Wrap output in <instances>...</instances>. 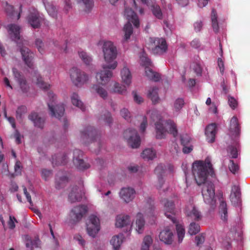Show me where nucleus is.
<instances>
[{
  "label": "nucleus",
  "mask_w": 250,
  "mask_h": 250,
  "mask_svg": "<svg viewBox=\"0 0 250 250\" xmlns=\"http://www.w3.org/2000/svg\"><path fill=\"white\" fill-rule=\"evenodd\" d=\"M232 141H233L232 143L234 146H229L228 147V151H229L232 158H237L238 157V150L237 146H238L239 145V140H238L237 144L234 142V140Z\"/></svg>",
  "instance_id": "42"
},
{
  "label": "nucleus",
  "mask_w": 250,
  "mask_h": 250,
  "mask_svg": "<svg viewBox=\"0 0 250 250\" xmlns=\"http://www.w3.org/2000/svg\"><path fill=\"white\" fill-rule=\"evenodd\" d=\"M7 29L9 38L20 47L22 43V37L20 35L21 29L20 26L15 24H10L7 25Z\"/></svg>",
  "instance_id": "12"
},
{
  "label": "nucleus",
  "mask_w": 250,
  "mask_h": 250,
  "mask_svg": "<svg viewBox=\"0 0 250 250\" xmlns=\"http://www.w3.org/2000/svg\"><path fill=\"white\" fill-rule=\"evenodd\" d=\"M136 230L139 233H142L144 229L145 220L143 215L139 213L136 215Z\"/></svg>",
  "instance_id": "29"
},
{
  "label": "nucleus",
  "mask_w": 250,
  "mask_h": 250,
  "mask_svg": "<svg viewBox=\"0 0 250 250\" xmlns=\"http://www.w3.org/2000/svg\"><path fill=\"white\" fill-rule=\"evenodd\" d=\"M50 86V84H48V100L50 102L48 104V108L52 117L61 120L64 114V106L62 104H56L57 96L53 91L49 90Z\"/></svg>",
  "instance_id": "4"
},
{
  "label": "nucleus",
  "mask_w": 250,
  "mask_h": 250,
  "mask_svg": "<svg viewBox=\"0 0 250 250\" xmlns=\"http://www.w3.org/2000/svg\"><path fill=\"white\" fill-rule=\"evenodd\" d=\"M158 89L156 87L150 88L147 92V97L151 99L152 103L156 104L158 103L160 98L158 94Z\"/></svg>",
  "instance_id": "32"
},
{
  "label": "nucleus",
  "mask_w": 250,
  "mask_h": 250,
  "mask_svg": "<svg viewBox=\"0 0 250 250\" xmlns=\"http://www.w3.org/2000/svg\"><path fill=\"white\" fill-rule=\"evenodd\" d=\"M5 11L8 16L12 17L14 15V7L6 2Z\"/></svg>",
  "instance_id": "60"
},
{
  "label": "nucleus",
  "mask_w": 250,
  "mask_h": 250,
  "mask_svg": "<svg viewBox=\"0 0 250 250\" xmlns=\"http://www.w3.org/2000/svg\"><path fill=\"white\" fill-rule=\"evenodd\" d=\"M191 141L190 137L188 134H183L180 136V141L181 145L188 146Z\"/></svg>",
  "instance_id": "53"
},
{
  "label": "nucleus",
  "mask_w": 250,
  "mask_h": 250,
  "mask_svg": "<svg viewBox=\"0 0 250 250\" xmlns=\"http://www.w3.org/2000/svg\"><path fill=\"white\" fill-rule=\"evenodd\" d=\"M131 221L129 215L120 214L117 216L115 225L117 228H124L129 225Z\"/></svg>",
  "instance_id": "23"
},
{
  "label": "nucleus",
  "mask_w": 250,
  "mask_h": 250,
  "mask_svg": "<svg viewBox=\"0 0 250 250\" xmlns=\"http://www.w3.org/2000/svg\"><path fill=\"white\" fill-rule=\"evenodd\" d=\"M159 237L161 241L165 244H170L173 241V233L169 229L166 228L160 232Z\"/></svg>",
  "instance_id": "22"
},
{
  "label": "nucleus",
  "mask_w": 250,
  "mask_h": 250,
  "mask_svg": "<svg viewBox=\"0 0 250 250\" xmlns=\"http://www.w3.org/2000/svg\"><path fill=\"white\" fill-rule=\"evenodd\" d=\"M241 192L240 188L236 186H234L232 188V191L230 195V201L234 204H238L240 201Z\"/></svg>",
  "instance_id": "28"
},
{
  "label": "nucleus",
  "mask_w": 250,
  "mask_h": 250,
  "mask_svg": "<svg viewBox=\"0 0 250 250\" xmlns=\"http://www.w3.org/2000/svg\"><path fill=\"white\" fill-rule=\"evenodd\" d=\"M200 231V225L194 222L190 223L188 228V232L191 235L196 234Z\"/></svg>",
  "instance_id": "49"
},
{
  "label": "nucleus",
  "mask_w": 250,
  "mask_h": 250,
  "mask_svg": "<svg viewBox=\"0 0 250 250\" xmlns=\"http://www.w3.org/2000/svg\"><path fill=\"white\" fill-rule=\"evenodd\" d=\"M86 211V206L84 205L76 206L71 210L70 217L74 223L78 222L82 219Z\"/></svg>",
  "instance_id": "17"
},
{
  "label": "nucleus",
  "mask_w": 250,
  "mask_h": 250,
  "mask_svg": "<svg viewBox=\"0 0 250 250\" xmlns=\"http://www.w3.org/2000/svg\"><path fill=\"white\" fill-rule=\"evenodd\" d=\"M123 137L131 147L137 148L140 146V137L135 129H127L123 133Z\"/></svg>",
  "instance_id": "9"
},
{
  "label": "nucleus",
  "mask_w": 250,
  "mask_h": 250,
  "mask_svg": "<svg viewBox=\"0 0 250 250\" xmlns=\"http://www.w3.org/2000/svg\"><path fill=\"white\" fill-rule=\"evenodd\" d=\"M20 88L23 93H27L29 90V86L27 83L25 79L21 81L18 82Z\"/></svg>",
  "instance_id": "54"
},
{
  "label": "nucleus",
  "mask_w": 250,
  "mask_h": 250,
  "mask_svg": "<svg viewBox=\"0 0 250 250\" xmlns=\"http://www.w3.org/2000/svg\"><path fill=\"white\" fill-rule=\"evenodd\" d=\"M151 12L155 18L158 19L163 18V13L159 5L157 4L152 5Z\"/></svg>",
  "instance_id": "43"
},
{
  "label": "nucleus",
  "mask_w": 250,
  "mask_h": 250,
  "mask_svg": "<svg viewBox=\"0 0 250 250\" xmlns=\"http://www.w3.org/2000/svg\"><path fill=\"white\" fill-rule=\"evenodd\" d=\"M28 119L33 122L35 126L42 128L44 126V121L36 112H32L28 116Z\"/></svg>",
  "instance_id": "27"
},
{
  "label": "nucleus",
  "mask_w": 250,
  "mask_h": 250,
  "mask_svg": "<svg viewBox=\"0 0 250 250\" xmlns=\"http://www.w3.org/2000/svg\"><path fill=\"white\" fill-rule=\"evenodd\" d=\"M211 21L213 30L214 32H217L219 30V26L217 22V12L214 9H212L211 11Z\"/></svg>",
  "instance_id": "45"
},
{
  "label": "nucleus",
  "mask_w": 250,
  "mask_h": 250,
  "mask_svg": "<svg viewBox=\"0 0 250 250\" xmlns=\"http://www.w3.org/2000/svg\"><path fill=\"white\" fill-rule=\"evenodd\" d=\"M26 247L32 250L34 248H37L40 244V241L38 238L31 240L28 236L26 237Z\"/></svg>",
  "instance_id": "39"
},
{
  "label": "nucleus",
  "mask_w": 250,
  "mask_h": 250,
  "mask_svg": "<svg viewBox=\"0 0 250 250\" xmlns=\"http://www.w3.org/2000/svg\"><path fill=\"white\" fill-rule=\"evenodd\" d=\"M240 133L241 126L238 123L237 117L233 116L230 121L229 136L236 144L238 143V139H239Z\"/></svg>",
  "instance_id": "13"
},
{
  "label": "nucleus",
  "mask_w": 250,
  "mask_h": 250,
  "mask_svg": "<svg viewBox=\"0 0 250 250\" xmlns=\"http://www.w3.org/2000/svg\"><path fill=\"white\" fill-rule=\"evenodd\" d=\"M213 169L209 160L206 159L205 163L202 161H195L192 164V174L198 185L203 184L202 194L206 204L211 206L215 204L214 199V186L212 182L207 181L208 170Z\"/></svg>",
  "instance_id": "1"
},
{
  "label": "nucleus",
  "mask_w": 250,
  "mask_h": 250,
  "mask_svg": "<svg viewBox=\"0 0 250 250\" xmlns=\"http://www.w3.org/2000/svg\"><path fill=\"white\" fill-rule=\"evenodd\" d=\"M229 168L230 171L233 174H235L237 173L239 170V166L237 164H236L234 163L233 160H230L229 164Z\"/></svg>",
  "instance_id": "58"
},
{
  "label": "nucleus",
  "mask_w": 250,
  "mask_h": 250,
  "mask_svg": "<svg viewBox=\"0 0 250 250\" xmlns=\"http://www.w3.org/2000/svg\"><path fill=\"white\" fill-rule=\"evenodd\" d=\"M185 103L184 99L182 98H178L175 100L174 103V108L176 112H178L181 110Z\"/></svg>",
  "instance_id": "50"
},
{
  "label": "nucleus",
  "mask_w": 250,
  "mask_h": 250,
  "mask_svg": "<svg viewBox=\"0 0 250 250\" xmlns=\"http://www.w3.org/2000/svg\"><path fill=\"white\" fill-rule=\"evenodd\" d=\"M79 57L83 61V62L86 65H90L92 61V59L88 55L86 52L81 51L78 52Z\"/></svg>",
  "instance_id": "40"
},
{
  "label": "nucleus",
  "mask_w": 250,
  "mask_h": 250,
  "mask_svg": "<svg viewBox=\"0 0 250 250\" xmlns=\"http://www.w3.org/2000/svg\"><path fill=\"white\" fill-rule=\"evenodd\" d=\"M140 60L142 64L145 65L146 67H148V65L151 64L150 60L148 58L146 54L144 51L143 52L142 55L140 56Z\"/></svg>",
  "instance_id": "51"
},
{
  "label": "nucleus",
  "mask_w": 250,
  "mask_h": 250,
  "mask_svg": "<svg viewBox=\"0 0 250 250\" xmlns=\"http://www.w3.org/2000/svg\"><path fill=\"white\" fill-rule=\"evenodd\" d=\"M103 54L106 63L113 62L117 56V50L113 42L111 41L104 42L103 45Z\"/></svg>",
  "instance_id": "7"
},
{
  "label": "nucleus",
  "mask_w": 250,
  "mask_h": 250,
  "mask_svg": "<svg viewBox=\"0 0 250 250\" xmlns=\"http://www.w3.org/2000/svg\"><path fill=\"white\" fill-rule=\"evenodd\" d=\"M83 152L79 149H75L73 152V163L79 170H84L90 167V165L86 164L82 159Z\"/></svg>",
  "instance_id": "16"
},
{
  "label": "nucleus",
  "mask_w": 250,
  "mask_h": 250,
  "mask_svg": "<svg viewBox=\"0 0 250 250\" xmlns=\"http://www.w3.org/2000/svg\"><path fill=\"white\" fill-rule=\"evenodd\" d=\"M28 21L33 28H39L41 25V19L38 13H30L28 16Z\"/></svg>",
  "instance_id": "24"
},
{
  "label": "nucleus",
  "mask_w": 250,
  "mask_h": 250,
  "mask_svg": "<svg viewBox=\"0 0 250 250\" xmlns=\"http://www.w3.org/2000/svg\"><path fill=\"white\" fill-rule=\"evenodd\" d=\"M165 170L164 165L162 164L158 165L155 169V174H156L157 177L164 176Z\"/></svg>",
  "instance_id": "52"
},
{
  "label": "nucleus",
  "mask_w": 250,
  "mask_h": 250,
  "mask_svg": "<svg viewBox=\"0 0 250 250\" xmlns=\"http://www.w3.org/2000/svg\"><path fill=\"white\" fill-rule=\"evenodd\" d=\"M117 66V62H114L110 64H103V70L97 73L96 78L103 85L106 83L112 76V73L109 69H114Z\"/></svg>",
  "instance_id": "8"
},
{
  "label": "nucleus",
  "mask_w": 250,
  "mask_h": 250,
  "mask_svg": "<svg viewBox=\"0 0 250 250\" xmlns=\"http://www.w3.org/2000/svg\"><path fill=\"white\" fill-rule=\"evenodd\" d=\"M161 203L164 206V214L166 216L171 220L173 223L176 224L178 242H182L185 236V229L182 225L177 224L175 217V205L173 201L164 198L161 201Z\"/></svg>",
  "instance_id": "2"
},
{
  "label": "nucleus",
  "mask_w": 250,
  "mask_h": 250,
  "mask_svg": "<svg viewBox=\"0 0 250 250\" xmlns=\"http://www.w3.org/2000/svg\"><path fill=\"white\" fill-rule=\"evenodd\" d=\"M166 126L168 131L165 127L163 121L161 119L158 122L155 123L156 138L162 139L166 137L167 132L172 134L173 137H176L178 134V131L176 127V124L171 120L167 121Z\"/></svg>",
  "instance_id": "5"
},
{
  "label": "nucleus",
  "mask_w": 250,
  "mask_h": 250,
  "mask_svg": "<svg viewBox=\"0 0 250 250\" xmlns=\"http://www.w3.org/2000/svg\"><path fill=\"white\" fill-rule=\"evenodd\" d=\"M124 16L128 21L123 28L125 32L124 40L127 41L133 33V28L130 22L137 28L140 26V22L136 13L131 8L125 7Z\"/></svg>",
  "instance_id": "3"
},
{
  "label": "nucleus",
  "mask_w": 250,
  "mask_h": 250,
  "mask_svg": "<svg viewBox=\"0 0 250 250\" xmlns=\"http://www.w3.org/2000/svg\"><path fill=\"white\" fill-rule=\"evenodd\" d=\"M70 77L74 85L78 87L83 86L88 80L87 74L76 67L70 70Z\"/></svg>",
  "instance_id": "6"
},
{
  "label": "nucleus",
  "mask_w": 250,
  "mask_h": 250,
  "mask_svg": "<svg viewBox=\"0 0 250 250\" xmlns=\"http://www.w3.org/2000/svg\"><path fill=\"white\" fill-rule=\"evenodd\" d=\"M205 237L203 234H199L195 237V241L197 246L200 247V244H203L205 242Z\"/></svg>",
  "instance_id": "64"
},
{
  "label": "nucleus",
  "mask_w": 250,
  "mask_h": 250,
  "mask_svg": "<svg viewBox=\"0 0 250 250\" xmlns=\"http://www.w3.org/2000/svg\"><path fill=\"white\" fill-rule=\"evenodd\" d=\"M112 92L118 93L119 94L125 95L127 93L125 86L120 84L118 83H115L113 88Z\"/></svg>",
  "instance_id": "44"
},
{
  "label": "nucleus",
  "mask_w": 250,
  "mask_h": 250,
  "mask_svg": "<svg viewBox=\"0 0 250 250\" xmlns=\"http://www.w3.org/2000/svg\"><path fill=\"white\" fill-rule=\"evenodd\" d=\"M48 13L50 16L54 18L57 17L58 10L53 4H49L48 6Z\"/></svg>",
  "instance_id": "55"
},
{
  "label": "nucleus",
  "mask_w": 250,
  "mask_h": 250,
  "mask_svg": "<svg viewBox=\"0 0 250 250\" xmlns=\"http://www.w3.org/2000/svg\"><path fill=\"white\" fill-rule=\"evenodd\" d=\"M77 3L79 8L85 12L90 11L93 6V0H77Z\"/></svg>",
  "instance_id": "25"
},
{
  "label": "nucleus",
  "mask_w": 250,
  "mask_h": 250,
  "mask_svg": "<svg viewBox=\"0 0 250 250\" xmlns=\"http://www.w3.org/2000/svg\"><path fill=\"white\" fill-rule=\"evenodd\" d=\"M124 234H120L113 236L110 240V243L115 250L119 249L123 242Z\"/></svg>",
  "instance_id": "33"
},
{
  "label": "nucleus",
  "mask_w": 250,
  "mask_h": 250,
  "mask_svg": "<svg viewBox=\"0 0 250 250\" xmlns=\"http://www.w3.org/2000/svg\"><path fill=\"white\" fill-rule=\"evenodd\" d=\"M153 240L150 236L147 235L144 238L141 250H149V247L152 245Z\"/></svg>",
  "instance_id": "48"
},
{
  "label": "nucleus",
  "mask_w": 250,
  "mask_h": 250,
  "mask_svg": "<svg viewBox=\"0 0 250 250\" xmlns=\"http://www.w3.org/2000/svg\"><path fill=\"white\" fill-rule=\"evenodd\" d=\"M121 77L124 83L127 85L131 82V74L128 68L124 67L121 72Z\"/></svg>",
  "instance_id": "34"
},
{
  "label": "nucleus",
  "mask_w": 250,
  "mask_h": 250,
  "mask_svg": "<svg viewBox=\"0 0 250 250\" xmlns=\"http://www.w3.org/2000/svg\"><path fill=\"white\" fill-rule=\"evenodd\" d=\"M120 114L121 116L123 117V118L126 120L127 121H129L130 118L131 117L130 113L127 109L123 108L121 110Z\"/></svg>",
  "instance_id": "61"
},
{
  "label": "nucleus",
  "mask_w": 250,
  "mask_h": 250,
  "mask_svg": "<svg viewBox=\"0 0 250 250\" xmlns=\"http://www.w3.org/2000/svg\"><path fill=\"white\" fill-rule=\"evenodd\" d=\"M37 85L41 89L45 90L46 88V84L43 82L42 79L41 77H39L37 80Z\"/></svg>",
  "instance_id": "63"
},
{
  "label": "nucleus",
  "mask_w": 250,
  "mask_h": 250,
  "mask_svg": "<svg viewBox=\"0 0 250 250\" xmlns=\"http://www.w3.org/2000/svg\"><path fill=\"white\" fill-rule=\"evenodd\" d=\"M219 213L221 215V219L225 221H227L228 219V213L227 205L226 202L221 201L219 207Z\"/></svg>",
  "instance_id": "30"
},
{
  "label": "nucleus",
  "mask_w": 250,
  "mask_h": 250,
  "mask_svg": "<svg viewBox=\"0 0 250 250\" xmlns=\"http://www.w3.org/2000/svg\"><path fill=\"white\" fill-rule=\"evenodd\" d=\"M68 154V152H66L62 154L53 156L52 161L53 165L58 166L66 164L67 162Z\"/></svg>",
  "instance_id": "26"
},
{
  "label": "nucleus",
  "mask_w": 250,
  "mask_h": 250,
  "mask_svg": "<svg viewBox=\"0 0 250 250\" xmlns=\"http://www.w3.org/2000/svg\"><path fill=\"white\" fill-rule=\"evenodd\" d=\"M100 229L99 218L95 215H90L86 223V231L88 235L95 237Z\"/></svg>",
  "instance_id": "11"
},
{
  "label": "nucleus",
  "mask_w": 250,
  "mask_h": 250,
  "mask_svg": "<svg viewBox=\"0 0 250 250\" xmlns=\"http://www.w3.org/2000/svg\"><path fill=\"white\" fill-rule=\"evenodd\" d=\"M68 182V178L65 175L58 173L56 178V187L59 189L65 186Z\"/></svg>",
  "instance_id": "31"
},
{
  "label": "nucleus",
  "mask_w": 250,
  "mask_h": 250,
  "mask_svg": "<svg viewBox=\"0 0 250 250\" xmlns=\"http://www.w3.org/2000/svg\"><path fill=\"white\" fill-rule=\"evenodd\" d=\"M83 198V192L78 187L74 186L70 188L68 200L71 203L79 202Z\"/></svg>",
  "instance_id": "18"
},
{
  "label": "nucleus",
  "mask_w": 250,
  "mask_h": 250,
  "mask_svg": "<svg viewBox=\"0 0 250 250\" xmlns=\"http://www.w3.org/2000/svg\"><path fill=\"white\" fill-rule=\"evenodd\" d=\"M217 127L215 123H212L208 125L205 129V135L206 139L209 143H213L215 141Z\"/></svg>",
  "instance_id": "19"
},
{
  "label": "nucleus",
  "mask_w": 250,
  "mask_h": 250,
  "mask_svg": "<svg viewBox=\"0 0 250 250\" xmlns=\"http://www.w3.org/2000/svg\"><path fill=\"white\" fill-rule=\"evenodd\" d=\"M50 228V232L51 234V237H50V243L49 246L50 248L53 250H56L58 248L59 246V243L58 240L55 237L54 232L53 230V229L50 226V225H48Z\"/></svg>",
  "instance_id": "35"
},
{
  "label": "nucleus",
  "mask_w": 250,
  "mask_h": 250,
  "mask_svg": "<svg viewBox=\"0 0 250 250\" xmlns=\"http://www.w3.org/2000/svg\"><path fill=\"white\" fill-rule=\"evenodd\" d=\"M147 208L146 210V214L149 216H153L154 215V207L153 200L152 198H148L147 199Z\"/></svg>",
  "instance_id": "46"
},
{
  "label": "nucleus",
  "mask_w": 250,
  "mask_h": 250,
  "mask_svg": "<svg viewBox=\"0 0 250 250\" xmlns=\"http://www.w3.org/2000/svg\"><path fill=\"white\" fill-rule=\"evenodd\" d=\"M148 125L147 119L146 116L143 117V121L140 125V130L141 132H144Z\"/></svg>",
  "instance_id": "62"
},
{
  "label": "nucleus",
  "mask_w": 250,
  "mask_h": 250,
  "mask_svg": "<svg viewBox=\"0 0 250 250\" xmlns=\"http://www.w3.org/2000/svg\"><path fill=\"white\" fill-rule=\"evenodd\" d=\"M26 112V107L21 105L19 106L16 111V118L18 120H21L22 115Z\"/></svg>",
  "instance_id": "57"
},
{
  "label": "nucleus",
  "mask_w": 250,
  "mask_h": 250,
  "mask_svg": "<svg viewBox=\"0 0 250 250\" xmlns=\"http://www.w3.org/2000/svg\"><path fill=\"white\" fill-rule=\"evenodd\" d=\"M145 72L147 77L154 82H158L161 79L160 74L158 73L153 72L149 67L145 68Z\"/></svg>",
  "instance_id": "36"
},
{
  "label": "nucleus",
  "mask_w": 250,
  "mask_h": 250,
  "mask_svg": "<svg viewBox=\"0 0 250 250\" xmlns=\"http://www.w3.org/2000/svg\"><path fill=\"white\" fill-rule=\"evenodd\" d=\"M98 137V132L92 126H87L81 131V140L84 144L94 142Z\"/></svg>",
  "instance_id": "10"
},
{
  "label": "nucleus",
  "mask_w": 250,
  "mask_h": 250,
  "mask_svg": "<svg viewBox=\"0 0 250 250\" xmlns=\"http://www.w3.org/2000/svg\"><path fill=\"white\" fill-rule=\"evenodd\" d=\"M135 191L131 188H123L120 192L121 198L126 203L131 201L134 198Z\"/></svg>",
  "instance_id": "20"
},
{
  "label": "nucleus",
  "mask_w": 250,
  "mask_h": 250,
  "mask_svg": "<svg viewBox=\"0 0 250 250\" xmlns=\"http://www.w3.org/2000/svg\"><path fill=\"white\" fill-rule=\"evenodd\" d=\"M141 156L144 159L152 160L156 157V151L151 148H147L143 151Z\"/></svg>",
  "instance_id": "37"
},
{
  "label": "nucleus",
  "mask_w": 250,
  "mask_h": 250,
  "mask_svg": "<svg viewBox=\"0 0 250 250\" xmlns=\"http://www.w3.org/2000/svg\"><path fill=\"white\" fill-rule=\"evenodd\" d=\"M228 103L232 109H234L238 106V102L233 97L229 96L228 97Z\"/></svg>",
  "instance_id": "59"
},
{
  "label": "nucleus",
  "mask_w": 250,
  "mask_h": 250,
  "mask_svg": "<svg viewBox=\"0 0 250 250\" xmlns=\"http://www.w3.org/2000/svg\"><path fill=\"white\" fill-rule=\"evenodd\" d=\"M185 214L188 221H199L202 218L200 211L192 204H189L186 206Z\"/></svg>",
  "instance_id": "15"
},
{
  "label": "nucleus",
  "mask_w": 250,
  "mask_h": 250,
  "mask_svg": "<svg viewBox=\"0 0 250 250\" xmlns=\"http://www.w3.org/2000/svg\"><path fill=\"white\" fill-rule=\"evenodd\" d=\"M99 120H103L105 123L110 125L112 122L111 113L108 111L105 110L99 118Z\"/></svg>",
  "instance_id": "47"
},
{
  "label": "nucleus",
  "mask_w": 250,
  "mask_h": 250,
  "mask_svg": "<svg viewBox=\"0 0 250 250\" xmlns=\"http://www.w3.org/2000/svg\"><path fill=\"white\" fill-rule=\"evenodd\" d=\"M72 103L73 105L78 107L82 110H84V106L83 104V102L79 99L78 94L76 92L72 93L71 96Z\"/></svg>",
  "instance_id": "38"
},
{
  "label": "nucleus",
  "mask_w": 250,
  "mask_h": 250,
  "mask_svg": "<svg viewBox=\"0 0 250 250\" xmlns=\"http://www.w3.org/2000/svg\"><path fill=\"white\" fill-rule=\"evenodd\" d=\"M92 89L95 91L103 99H105L107 98V92L103 87L98 84H95L92 86Z\"/></svg>",
  "instance_id": "41"
},
{
  "label": "nucleus",
  "mask_w": 250,
  "mask_h": 250,
  "mask_svg": "<svg viewBox=\"0 0 250 250\" xmlns=\"http://www.w3.org/2000/svg\"><path fill=\"white\" fill-rule=\"evenodd\" d=\"M151 44L153 45L152 48V53L154 54H162L167 49V42L164 38H151Z\"/></svg>",
  "instance_id": "14"
},
{
  "label": "nucleus",
  "mask_w": 250,
  "mask_h": 250,
  "mask_svg": "<svg viewBox=\"0 0 250 250\" xmlns=\"http://www.w3.org/2000/svg\"><path fill=\"white\" fill-rule=\"evenodd\" d=\"M12 71L14 78L18 83L25 79L24 77L18 70L17 68H13Z\"/></svg>",
  "instance_id": "56"
},
{
  "label": "nucleus",
  "mask_w": 250,
  "mask_h": 250,
  "mask_svg": "<svg viewBox=\"0 0 250 250\" xmlns=\"http://www.w3.org/2000/svg\"><path fill=\"white\" fill-rule=\"evenodd\" d=\"M20 51L25 63L29 67H32L33 65V53L30 51L28 48L25 47L21 48Z\"/></svg>",
  "instance_id": "21"
}]
</instances>
